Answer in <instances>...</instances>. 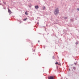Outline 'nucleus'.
Masks as SVG:
<instances>
[{"label": "nucleus", "mask_w": 79, "mask_h": 79, "mask_svg": "<svg viewBox=\"0 0 79 79\" xmlns=\"http://www.w3.org/2000/svg\"><path fill=\"white\" fill-rule=\"evenodd\" d=\"M73 69H76V68L74 67H73Z\"/></svg>", "instance_id": "9"}, {"label": "nucleus", "mask_w": 79, "mask_h": 79, "mask_svg": "<svg viewBox=\"0 0 79 79\" xmlns=\"http://www.w3.org/2000/svg\"><path fill=\"white\" fill-rule=\"evenodd\" d=\"M27 18H26V19H23V21H26L27 19Z\"/></svg>", "instance_id": "5"}, {"label": "nucleus", "mask_w": 79, "mask_h": 79, "mask_svg": "<svg viewBox=\"0 0 79 79\" xmlns=\"http://www.w3.org/2000/svg\"><path fill=\"white\" fill-rule=\"evenodd\" d=\"M38 42H39L40 41H38Z\"/></svg>", "instance_id": "11"}, {"label": "nucleus", "mask_w": 79, "mask_h": 79, "mask_svg": "<svg viewBox=\"0 0 79 79\" xmlns=\"http://www.w3.org/2000/svg\"><path fill=\"white\" fill-rule=\"evenodd\" d=\"M54 13L55 15H57L59 13L58 8H57L55 10Z\"/></svg>", "instance_id": "1"}, {"label": "nucleus", "mask_w": 79, "mask_h": 79, "mask_svg": "<svg viewBox=\"0 0 79 79\" xmlns=\"http://www.w3.org/2000/svg\"><path fill=\"white\" fill-rule=\"evenodd\" d=\"M79 8L77 9V10H78V11H79Z\"/></svg>", "instance_id": "10"}, {"label": "nucleus", "mask_w": 79, "mask_h": 79, "mask_svg": "<svg viewBox=\"0 0 79 79\" xmlns=\"http://www.w3.org/2000/svg\"><path fill=\"white\" fill-rule=\"evenodd\" d=\"M35 8H36V9H37L39 8V6H35Z\"/></svg>", "instance_id": "4"}, {"label": "nucleus", "mask_w": 79, "mask_h": 79, "mask_svg": "<svg viewBox=\"0 0 79 79\" xmlns=\"http://www.w3.org/2000/svg\"><path fill=\"white\" fill-rule=\"evenodd\" d=\"M19 23H20V24H21V22H20Z\"/></svg>", "instance_id": "12"}, {"label": "nucleus", "mask_w": 79, "mask_h": 79, "mask_svg": "<svg viewBox=\"0 0 79 79\" xmlns=\"http://www.w3.org/2000/svg\"><path fill=\"white\" fill-rule=\"evenodd\" d=\"M8 12L10 13H11V10H10L9 9H8Z\"/></svg>", "instance_id": "3"}, {"label": "nucleus", "mask_w": 79, "mask_h": 79, "mask_svg": "<svg viewBox=\"0 0 79 79\" xmlns=\"http://www.w3.org/2000/svg\"><path fill=\"white\" fill-rule=\"evenodd\" d=\"M25 15H27V12H25Z\"/></svg>", "instance_id": "7"}, {"label": "nucleus", "mask_w": 79, "mask_h": 79, "mask_svg": "<svg viewBox=\"0 0 79 79\" xmlns=\"http://www.w3.org/2000/svg\"><path fill=\"white\" fill-rule=\"evenodd\" d=\"M56 64H58L59 65H60V64H59L58 63V62H56L55 63Z\"/></svg>", "instance_id": "6"}, {"label": "nucleus", "mask_w": 79, "mask_h": 79, "mask_svg": "<svg viewBox=\"0 0 79 79\" xmlns=\"http://www.w3.org/2000/svg\"><path fill=\"white\" fill-rule=\"evenodd\" d=\"M45 7L44 6L43 8V10H45Z\"/></svg>", "instance_id": "8"}, {"label": "nucleus", "mask_w": 79, "mask_h": 79, "mask_svg": "<svg viewBox=\"0 0 79 79\" xmlns=\"http://www.w3.org/2000/svg\"><path fill=\"white\" fill-rule=\"evenodd\" d=\"M49 79H54V77L50 76L48 77Z\"/></svg>", "instance_id": "2"}]
</instances>
